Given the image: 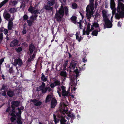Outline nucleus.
Segmentation results:
<instances>
[{"label":"nucleus","mask_w":124,"mask_h":124,"mask_svg":"<svg viewBox=\"0 0 124 124\" xmlns=\"http://www.w3.org/2000/svg\"><path fill=\"white\" fill-rule=\"evenodd\" d=\"M16 116H18V117H21V115L19 114V113H18V112H16Z\"/></svg>","instance_id":"e2e57ef3"},{"label":"nucleus","mask_w":124,"mask_h":124,"mask_svg":"<svg viewBox=\"0 0 124 124\" xmlns=\"http://www.w3.org/2000/svg\"><path fill=\"white\" fill-rule=\"evenodd\" d=\"M12 109L11 110L12 113H15L16 112L15 108L14 107H11Z\"/></svg>","instance_id":"c03bdc74"},{"label":"nucleus","mask_w":124,"mask_h":124,"mask_svg":"<svg viewBox=\"0 0 124 124\" xmlns=\"http://www.w3.org/2000/svg\"><path fill=\"white\" fill-rule=\"evenodd\" d=\"M17 64L19 66H21L23 64L22 61L20 58H18L14 60V65L16 66Z\"/></svg>","instance_id":"423d86ee"},{"label":"nucleus","mask_w":124,"mask_h":124,"mask_svg":"<svg viewBox=\"0 0 124 124\" xmlns=\"http://www.w3.org/2000/svg\"><path fill=\"white\" fill-rule=\"evenodd\" d=\"M79 70L81 71L84 70L85 69V68L84 67L83 68L82 66H81L80 67H79Z\"/></svg>","instance_id":"603ef678"},{"label":"nucleus","mask_w":124,"mask_h":124,"mask_svg":"<svg viewBox=\"0 0 124 124\" xmlns=\"http://www.w3.org/2000/svg\"><path fill=\"white\" fill-rule=\"evenodd\" d=\"M72 8L73 9H75L78 7V5L75 2H74L72 3Z\"/></svg>","instance_id":"c756f323"},{"label":"nucleus","mask_w":124,"mask_h":124,"mask_svg":"<svg viewBox=\"0 0 124 124\" xmlns=\"http://www.w3.org/2000/svg\"><path fill=\"white\" fill-rule=\"evenodd\" d=\"M60 75L64 77H66L67 76V73L66 72L63 71H61Z\"/></svg>","instance_id":"a878e982"},{"label":"nucleus","mask_w":124,"mask_h":124,"mask_svg":"<svg viewBox=\"0 0 124 124\" xmlns=\"http://www.w3.org/2000/svg\"><path fill=\"white\" fill-rule=\"evenodd\" d=\"M11 116H12L11 117H16V116L15 114V113H11L10 114Z\"/></svg>","instance_id":"5fc2aeb1"},{"label":"nucleus","mask_w":124,"mask_h":124,"mask_svg":"<svg viewBox=\"0 0 124 124\" xmlns=\"http://www.w3.org/2000/svg\"><path fill=\"white\" fill-rule=\"evenodd\" d=\"M110 5H115L114 0H110Z\"/></svg>","instance_id":"79ce46f5"},{"label":"nucleus","mask_w":124,"mask_h":124,"mask_svg":"<svg viewBox=\"0 0 124 124\" xmlns=\"http://www.w3.org/2000/svg\"><path fill=\"white\" fill-rule=\"evenodd\" d=\"M6 87V86H5L4 85H3L2 88L0 89V90H5Z\"/></svg>","instance_id":"3c124183"},{"label":"nucleus","mask_w":124,"mask_h":124,"mask_svg":"<svg viewBox=\"0 0 124 124\" xmlns=\"http://www.w3.org/2000/svg\"><path fill=\"white\" fill-rule=\"evenodd\" d=\"M1 77L3 79V80H5L6 79V77L4 76L3 74H2L1 75Z\"/></svg>","instance_id":"338daca9"},{"label":"nucleus","mask_w":124,"mask_h":124,"mask_svg":"<svg viewBox=\"0 0 124 124\" xmlns=\"http://www.w3.org/2000/svg\"><path fill=\"white\" fill-rule=\"evenodd\" d=\"M3 96H6V92L4 91L2 92L1 94Z\"/></svg>","instance_id":"052dcab7"},{"label":"nucleus","mask_w":124,"mask_h":124,"mask_svg":"<svg viewBox=\"0 0 124 124\" xmlns=\"http://www.w3.org/2000/svg\"><path fill=\"white\" fill-rule=\"evenodd\" d=\"M91 31H90L89 30H86V34L88 35L90 33V32Z\"/></svg>","instance_id":"680f3d73"},{"label":"nucleus","mask_w":124,"mask_h":124,"mask_svg":"<svg viewBox=\"0 0 124 124\" xmlns=\"http://www.w3.org/2000/svg\"><path fill=\"white\" fill-rule=\"evenodd\" d=\"M76 38L77 39H78V40L79 39V34L78 32H76Z\"/></svg>","instance_id":"864d4df0"},{"label":"nucleus","mask_w":124,"mask_h":124,"mask_svg":"<svg viewBox=\"0 0 124 124\" xmlns=\"http://www.w3.org/2000/svg\"><path fill=\"white\" fill-rule=\"evenodd\" d=\"M77 17L74 16H72L70 18V19L72 21H73L72 22L75 24H76L77 23V21H76L77 19Z\"/></svg>","instance_id":"b1692460"},{"label":"nucleus","mask_w":124,"mask_h":124,"mask_svg":"<svg viewBox=\"0 0 124 124\" xmlns=\"http://www.w3.org/2000/svg\"><path fill=\"white\" fill-rule=\"evenodd\" d=\"M41 75L42 76L41 78V80L43 82L46 81L47 80V78L45 77V75L43 73H42Z\"/></svg>","instance_id":"393cba45"},{"label":"nucleus","mask_w":124,"mask_h":124,"mask_svg":"<svg viewBox=\"0 0 124 124\" xmlns=\"http://www.w3.org/2000/svg\"><path fill=\"white\" fill-rule=\"evenodd\" d=\"M67 121V120L65 119L64 117L62 118L60 120V124H70V123H68V122L67 123H65Z\"/></svg>","instance_id":"412c9836"},{"label":"nucleus","mask_w":124,"mask_h":124,"mask_svg":"<svg viewBox=\"0 0 124 124\" xmlns=\"http://www.w3.org/2000/svg\"><path fill=\"white\" fill-rule=\"evenodd\" d=\"M99 26V24L97 22H94L91 25V31H92L94 29V27L95 28L98 27Z\"/></svg>","instance_id":"2eb2a0df"},{"label":"nucleus","mask_w":124,"mask_h":124,"mask_svg":"<svg viewBox=\"0 0 124 124\" xmlns=\"http://www.w3.org/2000/svg\"><path fill=\"white\" fill-rule=\"evenodd\" d=\"M90 7L89 5H88L87 6L86 9V12H87V11H90Z\"/></svg>","instance_id":"de8ad7c7"},{"label":"nucleus","mask_w":124,"mask_h":124,"mask_svg":"<svg viewBox=\"0 0 124 124\" xmlns=\"http://www.w3.org/2000/svg\"><path fill=\"white\" fill-rule=\"evenodd\" d=\"M38 100L37 99H31L30 101L31 102H32L36 106H40L42 104V103L41 101H38Z\"/></svg>","instance_id":"1a4fd4ad"},{"label":"nucleus","mask_w":124,"mask_h":124,"mask_svg":"<svg viewBox=\"0 0 124 124\" xmlns=\"http://www.w3.org/2000/svg\"><path fill=\"white\" fill-rule=\"evenodd\" d=\"M67 116L70 118H72L75 117L73 114L70 111L69 112V114H68Z\"/></svg>","instance_id":"c85d7f7f"},{"label":"nucleus","mask_w":124,"mask_h":124,"mask_svg":"<svg viewBox=\"0 0 124 124\" xmlns=\"http://www.w3.org/2000/svg\"><path fill=\"white\" fill-rule=\"evenodd\" d=\"M79 73H76V75L75 76H75H74L72 77H73V78H70V80L71 81V82L72 84H75V80L76 79V80H77V77H78L79 76Z\"/></svg>","instance_id":"ddd939ff"},{"label":"nucleus","mask_w":124,"mask_h":124,"mask_svg":"<svg viewBox=\"0 0 124 124\" xmlns=\"http://www.w3.org/2000/svg\"><path fill=\"white\" fill-rule=\"evenodd\" d=\"M3 32L4 33L5 35H6L7 34L8 31V30L7 29H4V31H3L2 29L0 28V32Z\"/></svg>","instance_id":"c9c22d12"},{"label":"nucleus","mask_w":124,"mask_h":124,"mask_svg":"<svg viewBox=\"0 0 124 124\" xmlns=\"http://www.w3.org/2000/svg\"><path fill=\"white\" fill-rule=\"evenodd\" d=\"M35 49V47L32 44H30L29 45V50L30 53L32 54Z\"/></svg>","instance_id":"f8f14e48"},{"label":"nucleus","mask_w":124,"mask_h":124,"mask_svg":"<svg viewBox=\"0 0 124 124\" xmlns=\"http://www.w3.org/2000/svg\"><path fill=\"white\" fill-rule=\"evenodd\" d=\"M68 62L69 61L68 60H67L65 62L64 64H63L62 67L64 70L65 71L66 70V68Z\"/></svg>","instance_id":"aec40b11"},{"label":"nucleus","mask_w":124,"mask_h":124,"mask_svg":"<svg viewBox=\"0 0 124 124\" xmlns=\"http://www.w3.org/2000/svg\"><path fill=\"white\" fill-rule=\"evenodd\" d=\"M4 16L6 20H8L9 19L11 16L10 14L7 13H6L4 14Z\"/></svg>","instance_id":"4be33fe9"},{"label":"nucleus","mask_w":124,"mask_h":124,"mask_svg":"<svg viewBox=\"0 0 124 124\" xmlns=\"http://www.w3.org/2000/svg\"><path fill=\"white\" fill-rule=\"evenodd\" d=\"M8 1V0H4L0 3V8Z\"/></svg>","instance_id":"473e14b6"},{"label":"nucleus","mask_w":124,"mask_h":124,"mask_svg":"<svg viewBox=\"0 0 124 124\" xmlns=\"http://www.w3.org/2000/svg\"><path fill=\"white\" fill-rule=\"evenodd\" d=\"M13 66H12L9 68V72L10 73H12L13 72Z\"/></svg>","instance_id":"37998d69"},{"label":"nucleus","mask_w":124,"mask_h":124,"mask_svg":"<svg viewBox=\"0 0 124 124\" xmlns=\"http://www.w3.org/2000/svg\"><path fill=\"white\" fill-rule=\"evenodd\" d=\"M64 8L65 14L67 15L68 14V9L66 6H65Z\"/></svg>","instance_id":"72a5a7b5"},{"label":"nucleus","mask_w":124,"mask_h":124,"mask_svg":"<svg viewBox=\"0 0 124 124\" xmlns=\"http://www.w3.org/2000/svg\"><path fill=\"white\" fill-rule=\"evenodd\" d=\"M117 25L118 27H121V23L120 21H119L118 22Z\"/></svg>","instance_id":"69168bd1"},{"label":"nucleus","mask_w":124,"mask_h":124,"mask_svg":"<svg viewBox=\"0 0 124 124\" xmlns=\"http://www.w3.org/2000/svg\"><path fill=\"white\" fill-rule=\"evenodd\" d=\"M13 23L11 22H9L8 23V30H11L13 28Z\"/></svg>","instance_id":"dca6fc26"},{"label":"nucleus","mask_w":124,"mask_h":124,"mask_svg":"<svg viewBox=\"0 0 124 124\" xmlns=\"http://www.w3.org/2000/svg\"><path fill=\"white\" fill-rule=\"evenodd\" d=\"M57 104V101L55 97L52 98L51 101V107L53 108H54Z\"/></svg>","instance_id":"0eeeda50"},{"label":"nucleus","mask_w":124,"mask_h":124,"mask_svg":"<svg viewBox=\"0 0 124 124\" xmlns=\"http://www.w3.org/2000/svg\"><path fill=\"white\" fill-rule=\"evenodd\" d=\"M115 5H110V7L112 10V14L113 15L116 14V12L117 10V9L115 8Z\"/></svg>","instance_id":"6ab92c4d"},{"label":"nucleus","mask_w":124,"mask_h":124,"mask_svg":"<svg viewBox=\"0 0 124 124\" xmlns=\"http://www.w3.org/2000/svg\"><path fill=\"white\" fill-rule=\"evenodd\" d=\"M77 64L73 62H71L70 63V66H69L68 68L70 69V72L71 71V70L73 69V70L74 69L76 66Z\"/></svg>","instance_id":"9b49d317"},{"label":"nucleus","mask_w":124,"mask_h":124,"mask_svg":"<svg viewBox=\"0 0 124 124\" xmlns=\"http://www.w3.org/2000/svg\"><path fill=\"white\" fill-rule=\"evenodd\" d=\"M35 7L32 6H30L29 7L28 10L32 14H40V13L39 12V10L38 9L35 10Z\"/></svg>","instance_id":"20e7f679"},{"label":"nucleus","mask_w":124,"mask_h":124,"mask_svg":"<svg viewBox=\"0 0 124 124\" xmlns=\"http://www.w3.org/2000/svg\"><path fill=\"white\" fill-rule=\"evenodd\" d=\"M54 121L55 124L58 123L59 121V119L57 118L54 119Z\"/></svg>","instance_id":"4d7b16f0"},{"label":"nucleus","mask_w":124,"mask_h":124,"mask_svg":"<svg viewBox=\"0 0 124 124\" xmlns=\"http://www.w3.org/2000/svg\"><path fill=\"white\" fill-rule=\"evenodd\" d=\"M64 14V10L59 9L58 11H57L55 14V17L56 21L60 22L62 21V18L63 17Z\"/></svg>","instance_id":"f03ea898"},{"label":"nucleus","mask_w":124,"mask_h":124,"mask_svg":"<svg viewBox=\"0 0 124 124\" xmlns=\"http://www.w3.org/2000/svg\"><path fill=\"white\" fill-rule=\"evenodd\" d=\"M16 11V9L14 8H12L10 9L9 10V12L11 13H14Z\"/></svg>","instance_id":"2f4dec72"},{"label":"nucleus","mask_w":124,"mask_h":124,"mask_svg":"<svg viewBox=\"0 0 124 124\" xmlns=\"http://www.w3.org/2000/svg\"><path fill=\"white\" fill-rule=\"evenodd\" d=\"M103 19L105 23V27H106V28H109L112 27V23L108 18H104Z\"/></svg>","instance_id":"7ed1b4c3"},{"label":"nucleus","mask_w":124,"mask_h":124,"mask_svg":"<svg viewBox=\"0 0 124 124\" xmlns=\"http://www.w3.org/2000/svg\"><path fill=\"white\" fill-rule=\"evenodd\" d=\"M18 42L19 41L18 40L14 39L10 43V46L12 47L16 46L18 45Z\"/></svg>","instance_id":"6e6552de"},{"label":"nucleus","mask_w":124,"mask_h":124,"mask_svg":"<svg viewBox=\"0 0 124 124\" xmlns=\"http://www.w3.org/2000/svg\"><path fill=\"white\" fill-rule=\"evenodd\" d=\"M86 16L87 19H90L91 18V16L87 13L86 14Z\"/></svg>","instance_id":"09e8293b"},{"label":"nucleus","mask_w":124,"mask_h":124,"mask_svg":"<svg viewBox=\"0 0 124 124\" xmlns=\"http://www.w3.org/2000/svg\"><path fill=\"white\" fill-rule=\"evenodd\" d=\"M53 81L54 82L51 83L50 85V86L51 88H54L55 86L60 85V82L59 81L55 79L53 80Z\"/></svg>","instance_id":"39448f33"},{"label":"nucleus","mask_w":124,"mask_h":124,"mask_svg":"<svg viewBox=\"0 0 124 124\" xmlns=\"http://www.w3.org/2000/svg\"><path fill=\"white\" fill-rule=\"evenodd\" d=\"M11 107H14L16 108L18 107L19 105L20 102L18 101H13L11 102Z\"/></svg>","instance_id":"9d476101"},{"label":"nucleus","mask_w":124,"mask_h":124,"mask_svg":"<svg viewBox=\"0 0 124 124\" xmlns=\"http://www.w3.org/2000/svg\"><path fill=\"white\" fill-rule=\"evenodd\" d=\"M17 109L18 110V113L19 114L21 115L22 111H21V109L19 108H17Z\"/></svg>","instance_id":"6e6d98bb"},{"label":"nucleus","mask_w":124,"mask_h":124,"mask_svg":"<svg viewBox=\"0 0 124 124\" xmlns=\"http://www.w3.org/2000/svg\"><path fill=\"white\" fill-rule=\"evenodd\" d=\"M83 61L84 63H85L87 61V60L85 59V58L84 57L83 58Z\"/></svg>","instance_id":"bf43d9fd"},{"label":"nucleus","mask_w":124,"mask_h":124,"mask_svg":"<svg viewBox=\"0 0 124 124\" xmlns=\"http://www.w3.org/2000/svg\"><path fill=\"white\" fill-rule=\"evenodd\" d=\"M52 95L50 94H48L46 98L45 102L46 103L49 102L52 100Z\"/></svg>","instance_id":"4468645a"},{"label":"nucleus","mask_w":124,"mask_h":124,"mask_svg":"<svg viewBox=\"0 0 124 124\" xmlns=\"http://www.w3.org/2000/svg\"><path fill=\"white\" fill-rule=\"evenodd\" d=\"M22 32L24 34H26V33L27 32V31L25 29V27H23V30Z\"/></svg>","instance_id":"49530a36"},{"label":"nucleus","mask_w":124,"mask_h":124,"mask_svg":"<svg viewBox=\"0 0 124 124\" xmlns=\"http://www.w3.org/2000/svg\"><path fill=\"white\" fill-rule=\"evenodd\" d=\"M102 16L104 18H107L108 17L107 15V12L105 10H103L102 11Z\"/></svg>","instance_id":"bb28decb"},{"label":"nucleus","mask_w":124,"mask_h":124,"mask_svg":"<svg viewBox=\"0 0 124 124\" xmlns=\"http://www.w3.org/2000/svg\"><path fill=\"white\" fill-rule=\"evenodd\" d=\"M76 70H74V71L75 72H76V73H79V71H80L79 70V71L77 69V67L76 68Z\"/></svg>","instance_id":"13d9d810"},{"label":"nucleus","mask_w":124,"mask_h":124,"mask_svg":"<svg viewBox=\"0 0 124 124\" xmlns=\"http://www.w3.org/2000/svg\"><path fill=\"white\" fill-rule=\"evenodd\" d=\"M27 23H28V25L29 26H31L32 25L33 23L34 22L33 21H32L30 20H27Z\"/></svg>","instance_id":"7c9ffc66"},{"label":"nucleus","mask_w":124,"mask_h":124,"mask_svg":"<svg viewBox=\"0 0 124 124\" xmlns=\"http://www.w3.org/2000/svg\"><path fill=\"white\" fill-rule=\"evenodd\" d=\"M7 94L8 96L10 97H12L15 94L14 91L12 90H10L8 91Z\"/></svg>","instance_id":"f3484780"},{"label":"nucleus","mask_w":124,"mask_h":124,"mask_svg":"<svg viewBox=\"0 0 124 124\" xmlns=\"http://www.w3.org/2000/svg\"><path fill=\"white\" fill-rule=\"evenodd\" d=\"M86 12L91 16L93 14V11H91L90 10V11H88L87 12Z\"/></svg>","instance_id":"ea45409f"},{"label":"nucleus","mask_w":124,"mask_h":124,"mask_svg":"<svg viewBox=\"0 0 124 124\" xmlns=\"http://www.w3.org/2000/svg\"><path fill=\"white\" fill-rule=\"evenodd\" d=\"M121 1H118V4L117 9L118 13L115 14V18L118 20L120 18H124V4L121 2Z\"/></svg>","instance_id":"f257e3e1"},{"label":"nucleus","mask_w":124,"mask_h":124,"mask_svg":"<svg viewBox=\"0 0 124 124\" xmlns=\"http://www.w3.org/2000/svg\"><path fill=\"white\" fill-rule=\"evenodd\" d=\"M16 117H11L10 118L11 122L12 123H13L14 121L16 120Z\"/></svg>","instance_id":"a19ab883"},{"label":"nucleus","mask_w":124,"mask_h":124,"mask_svg":"<svg viewBox=\"0 0 124 124\" xmlns=\"http://www.w3.org/2000/svg\"><path fill=\"white\" fill-rule=\"evenodd\" d=\"M90 26L91 24L89 23H88L87 25L86 30H89L90 31H91V30H92L91 28V29H90Z\"/></svg>","instance_id":"58836bf2"},{"label":"nucleus","mask_w":124,"mask_h":124,"mask_svg":"<svg viewBox=\"0 0 124 124\" xmlns=\"http://www.w3.org/2000/svg\"><path fill=\"white\" fill-rule=\"evenodd\" d=\"M46 85L45 84L44 82H42L41 85L39 87V89H37L36 90L37 91H39L45 88Z\"/></svg>","instance_id":"a211bd4d"},{"label":"nucleus","mask_w":124,"mask_h":124,"mask_svg":"<svg viewBox=\"0 0 124 124\" xmlns=\"http://www.w3.org/2000/svg\"><path fill=\"white\" fill-rule=\"evenodd\" d=\"M62 89V92H64L66 91L65 90V86L63 85H62L61 87Z\"/></svg>","instance_id":"8fccbe9b"},{"label":"nucleus","mask_w":124,"mask_h":124,"mask_svg":"<svg viewBox=\"0 0 124 124\" xmlns=\"http://www.w3.org/2000/svg\"><path fill=\"white\" fill-rule=\"evenodd\" d=\"M28 19L27 14H25L23 17V19L25 20H27Z\"/></svg>","instance_id":"e433bc0d"},{"label":"nucleus","mask_w":124,"mask_h":124,"mask_svg":"<svg viewBox=\"0 0 124 124\" xmlns=\"http://www.w3.org/2000/svg\"><path fill=\"white\" fill-rule=\"evenodd\" d=\"M17 3V2L16 0H15L14 1H13L12 2V4H13L14 5H16V4Z\"/></svg>","instance_id":"774afa93"},{"label":"nucleus","mask_w":124,"mask_h":124,"mask_svg":"<svg viewBox=\"0 0 124 124\" xmlns=\"http://www.w3.org/2000/svg\"><path fill=\"white\" fill-rule=\"evenodd\" d=\"M47 88L46 87L45 88H44L43 89L41 90V91L42 93H46L47 91Z\"/></svg>","instance_id":"4c0bfd02"},{"label":"nucleus","mask_w":124,"mask_h":124,"mask_svg":"<svg viewBox=\"0 0 124 124\" xmlns=\"http://www.w3.org/2000/svg\"><path fill=\"white\" fill-rule=\"evenodd\" d=\"M31 56H30V58H29L28 59L27 61L26 62L27 63H30L31 62L32 59L31 58Z\"/></svg>","instance_id":"a18cd8bd"},{"label":"nucleus","mask_w":124,"mask_h":124,"mask_svg":"<svg viewBox=\"0 0 124 124\" xmlns=\"http://www.w3.org/2000/svg\"><path fill=\"white\" fill-rule=\"evenodd\" d=\"M100 29H99V31L98 30H94L91 33V34L93 36H97V35L98 32L99 31H100Z\"/></svg>","instance_id":"cd10ccee"},{"label":"nucleus","mask_w":124,"mask_h":124,"mask_svg":"<svg viewBox=\"0 0 124 124\" xmlns=\"http://www.w3.org/2000/svg\"><path fill=\"white\" fill-rule=\"evenodd\" d=\"M62 96L63 97V98H64L65 97V96H68L69 95V93L66 91L62 92Z\"/></svg>","instance_id":"5701e85b"},{"label":"nucleus","mask_w":124,"mask_h":124,"mask_svg":"<svg viewBox=\"0 0 124 124\" xmlns=\"http://www.w3.org/2000/svg\"><path fill=\"white\" fill-rule=\"evenodd\" d=\"M15 50L17 53H19L22 51V48L21 47H19L17 48H16Z\"/></svg>","instance_id":"f704fd0d"},{"label":"nucleus","mask_w":124,"mask_h":124,"mask_svg":"<svg viewBox=\"0 0 124 124\" xmlns=\"http://www.w3.org/2000/svg\"><path fill=\"white\" fill-rule=\"evenodd\" d=\"M34 17L33 16V15H32L30 17V19L32 21H33V22H34Z\"/></svg>","instance_id":"0e129e2a"}]
</instances>
